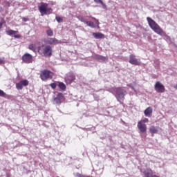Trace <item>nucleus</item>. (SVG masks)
<instances>
[{"instance_id": "nucleus-39", "label": "nucleus", "mask_w": 177, "mask_h": 177, "mask_svg": "<svg viewBox=\"0 0 177 177\" xmlns=\"http://www.w3.org/2000/svg\"><path fill=\"white\" fill-rule=\"evenodd\" d=\"M3 24L2 22H0V29L2 28Z\"/></svg>"}, {"instance_id": "nucleus-26", "label": "nucleus", "mask_w": 177, "mask_h": 177, "mask_svg": "<svg viewBox=\"0 0 177 177\" xmlns=\"http://www.w3.org/2000/svg\"><path fill=\"white\" fill-rule=\"evenodd\" d=\"M0 97H6V93L0 89Z\"/></svg>"}, {"instance_id": "nucleus-27", "label": "nucleus", "mask_w": 177, "mask_h": 177, "mask_svg": "<svg viewBox=\"0 0 177 177\" xmlns=\"http://www.w3.org/2000/svg\"><path fill=\"white\" fill-rule=\"evenodd\" d=\"M59 100H63V93H58L57 97Z\"/></svg>"}, {"instance_id": "nucleus-11", "label": "nucleus", "mask_w": 177, "mask_h": 177, "mask_svg": "<svg viewBox=\"0 0 177 177\" xmlns=\"http://www.w3.org/2000/svg\"><path fill=\"white\" fill-rule=\"evenodd\" d=\"M138 128L139 131L140 132H142V133H145V132H146V131H147V127L146 126V124L142 123L141 121L138 122Z\"/></svg>"}, {"instance_id": "nucleus-42", "label": "nucleus", "mask_w": 177, "mask_h": 177, "mask_svg": "<svg viewBox=\"0 0 177 177\" xmlns=\"http://www.w3.org/2000/svg\"><path fill=\"white\" fill-rule=\"evenodd\" d=\"M2 10V7L0 6V12Z\"/></svg>"}, {"instance_id": "nucleus-10", "label": "nucleus", "mask_w": 177, "mask_h": 177, "mask_svg": "<svg viewBox=\"0 0 177 177\" xmlns=\"http://www.w3.org/2000/svg\"><path fill=\"white\" fill-rule=\"evenodd\" d=\"M129 62L133 66H139V64H140V62L138 61V59H136L133 54L130 55Z\"/></svg>"}, {"instance_id": "nucleus-34", "label": "nucleus", "mask_w": 177, "mask_h": 177, "mask_svg": "<svg viewBox=\"0 0 177 177\" xmlns=\"http://www.w3.org/2000/svg\"><path fill=\"white\" fill-rule=\"evenodd\" d=\"M21 36L20 35H14V38H17V39H19V38H20Z\"/></svg>"}, {"instance_id": "nucleus-4", "label": "nucleus", "mask_w": 177, "mask_h": 177, "mask_svg": "<svg viewBox=\"0 0 177 177\" xmlns=\"http://www.w3.org/2000/svg\"><path fill=\"white\" fill-rule=\"evenodd\" d=\"M48 4L42 3L40 6H39V10L41 15H49L52 13V8H47Z\"/></svg>"}, {"instance_id": "nucleus-35", "label": "nucleus", "mask_w": 177, "mask_h": 177, "mask_svg": "<svg viewBox=\"0 0 177 177\" xmlns=\"http://www.w3.org/2000/svg\"><path fill=\"white\" fill-rule=\"evenodd\" d=\"M76 177H82V175L80 173L76 174Z\"/></svg>"}, {"instance_id": "nucleus-33", "label": "nucleus", "mask_w": 177, "mask_h": 177, "mask_svg": "<svg viewBox=\"0 0 177 177\" xmlns=\"http://www.w3.org/2000/svg\"><path fill=\"white\" fill-rule=\"evenodd\" d=\"M29 20H30V19L26 18V17H23V18H22V21H25V22H26V21H28Z\"/></svg>"}, {"instance_id": "nucleus-21", "label": "nucleus", "mask_w": 177, "mask_h": 177, "mask_svg": "<svg viewBox=\"0 0 177 177\" xmlns=\"http://www.w3.org/2000/svg\"><path fill=\"white\" fill-rule=\"evenodd\" d=\"M8 35H15V34H17V31L13 30H9L6 31Z\"/></svg>"}, {"instance_id": "nucleus-40", "label": "nucleus", "mask_w": 177, "mask_h": 177, "mask_svg": "<svg viewBox=\"0 0 177 177\" xmlns=\"http://www.w3.org/2000/svg\"><path fill=\"white\" fill-rule=\"evenodd\" d=\"M130 88H131L132 89H133V86H132L131 84H129Z\"/></svg>"}, {"instance_id": "nucleus-13", "label": "nucleus", "mask_w": 177, "mask_h": 177, "mask_svg": "<svg viewBox=\"0 0 177 177\" xmlns=\"http://www.w3.org/2000/svg\"><path fill=\"white\" fill-rule=\"evenodd\" d=\"M144 177H152L153 176V170L150 169H147L143 171Z\"/></svg>"}, {"instance_id": "nucleus-29", "label": "nucleus", "mask_w": 177, "mask_h": 177, "mask_svg": "<svg viewBox=\"0 0 177 177\" xmlns=\"http://www.w3.org/2000/svg\"><path fill=\"white\" fill-rule=\"evenodd\" d=\"M50 86L52 88V89H56V86H57V84H56V83H51Z\"/></svg>"}, {"instance_id": "nucleus-31", "label": "nucleus", "mask_w": 177, "mask_h": 177, "mask_svg": "<svg viewBox=\"0 0 177 177\" xmlns=\"http://www.w3.org/2000/svg\"><path fill=\"white\" fill-rule=\"evenodd\" d=\"M93 97H94L95 100L98 102V100H99V95L97 94H93Z\"/></svg>"}, {"instance_id": "nucleus-32", "label": "nucleus", "mask_w": 177, "mask_h": 177, "mask_svg": "<svg viewBox=\"0 0 177 177\" xmlns=\"http://www.w3.org/2000/svg\"><path fill=\"white\" fill-rule=\"evenodd\" d=\"M5 63V58H0V65Z\"/></svg>"}, {"instance_id": "nucleus-22", "label": "nucleus", "mask_w": 177, "mask_h": 177, "mask_svg": "<svg viewBox=\"0 0 177 177\" xmlns=\"http://www.w3.org/2000/svg\"><path fill=\"white\" fill-rule=\"evenodd\" d=\"M53 103L54 104H60L62 103V100L56 97L54 98Z\"/></svg>"}, {"instance_id": "nucleus-14", "label": "nucleus", "mask_w": 177, "mask_h": 177, "mask_svg": "<svg viewBox=\"0 0 177 177\" xmlns=\"http://www.w3.org/2000/svg\"><path fill=\"white\" fill-rule=\"evenodd\" d=\"M93 37H94V38H95V39H102L104 38V35L101 32H93Z\"/></svg>"}, {"instance_id": "nucleus-28", "label": "nucleus", "mask_w": 177, "mask_h": 177, "mask_svg": "<svg viewBox=\"0 0 177 177\" xmlns=\"http://www.w3.org/2000/svg\"><path fill=\"white\" fill-rule=\"evenodd\" d=\"M55 19L57 20V23H62L63 21V18L61 17H56Z\"/></svg>"}, {"instance_id": "nucleus-36", "label": "nucleus", "mask_w": 177, "mask_h": 177, "mask_svg": "<svg viewBox=\"0 0 177 177\" xmlns=\"http://www.w3.org/2000/svg\"><path fill=\"white\" fill-rule=\"evenodd\" d=\"M142 122H149V119L145 118V119L142 120Z\"/></svg>"}, {"instance_id": "nucleus-30", "label": "nucleus", "mask_w": 177, "mask_h": 177, "mask_svg": "<svg viewBox=\"0 0 177 177\" xmlns=\"http://www.w3.org/2000/svg\"><path fill=\"white\" fill-rule=\"evenodd\" d=\"M29 49L32 50V52H35V47H34V45L32 44L29 46Z\"/></svg>"}, {"instance_id": "nucleus-37", "label": "nucleus", "mask_w": 177, "mask_h": 177, "mask_svg": "<svg viewBox=\"0 0 177 177\" xmlns=\"http://www.w3.org/2000/svg\"><path fill=\"white\" fill-rule=\"evenodd\" d=\"M95 24H97V26H99V24H100L99 20L97 19V20L95 21Z\"/></svg>"}, {"instance_id": "nucleus-15", "label": "nucleus", "mask_w": 177, "mask_h": 177, "mask_svg": "<svg viewBox=\"0 0 177 177\" xmlns=\"http://www.w3.org/2000/svg\"><path fill=\"white\" fill-rule=\"evenodd\" d=\"M75 80V76L74 75H70L67 77L65 78V81L66 84H71Z\"/></svg>"}, {"instance_id": "nucleus-38", "label": "nucleus", "mask_w": 177, "mask_h": 177, "mask_svg": "<svg viewBox=\"0 0 177 177\" xmlns=\"http://www.w3.org/2000/svg\"><path fill=\"white\" fill-rule=\"evenodd\" d=\"M92 19L94 20V21H96L97 19L95 17H92Z\"/></svg>"}, {"instance_id": "nucleus-19", "label": "nucleus", "mask_w": 177, "mask_h": 177, "mask_svg": "<svg viewBox=\"0 0 177 177\" xmlns=\"http://www.w3.org/2000/svg\"><path fill=\"white\" fill-rule=\"evenodd\" d=\"M94 2L95 3H100V5H102L103 9H106V8H107L106 4H104V3H103V1H102V0H94Z\"/></svg>"}, {"instance_id": "nucleus-1", "label": "nucleus", "mask_w": 177, "mask_h": 177, "mask_svg": "<svg viewBox=\"0 0 177 177\" xmlns=\"http://www.w3.org/2000/svg\"><path fill=\"white\" fill-rule=\"evenodd\" d=\"M147 20L148 21V24L150 28H151V30H153L154 32H156V34H158V35H162L164 34V30L161 29V27H160V25H158L156 23V21L153 20V19L150 18L149 17H147Z\"/></svg>"}, {"instance_id": "nucleus-17", "label": "nucleus", "mask_w": 177, "mask_h": 177, "mask_svg": "<svg viewBox=\"0 0 177 177\" xmlns=\"http://www.w3.org/2000/svg\"><path fill=\"white\" fill-rule=\"evenodd\" d=\"M149 132L151 133H158V129H157V127H156L154 126H151L149 128Z\"/></svg>"}, {"instance_id": "nucleus-20", "label": "nucleus", "mask_w": 177, "mask_h": 177, "mask_svg": "<svg viewBox=\"0 0 177 177\" xmlns=\"http://www.w3.org/2000/svg\"><path fill=\"white\" fill-rule=\"evenodd\" d=\"M58 86H59V89H62V91H66V84H64V83L59 82L58 84Z\"/></svg>"}, {"instance_id": "nucleus-7", "label": "nucleus", "mask_w": 177, "mask_h": 177, "mask_svg": "<svg viewBox=\"0 0 177 177\" xmlns=\"http://www.w3.org/2000/svg\"><path fill=\"white\" fill-rule=\"evenodd\" d=\"M154 88L158 93H163V92H165V86H164L160 82H156Z\"/></svg>"}, {"instance_id": "nucleus-5", "label": "nucleus", "mask_w": 177, "mask_h": 177, "mask_svg": "<svg viewBox=\"0 0 177 177\" xmlns=\"http://www.w3.org/2000/svg\"><path fill=\"white\" fill-rule=\"evenodd\" d=\"M45 44H46L47 45H59V44H60V41H59L56 38H52V37H49L47 38L46 39L44 40Z\"/></svg>"}, {"instance_id": "nucleus-25", "label": "nucleus", "mask_w": 177, "mask_h": 177, "mask_svg": "<svg viewBox=\"0 0 177 177\" xmlns=\"http://www.w3.org/2000/svg\"><path fill=\"white\" fill-rule=\"evenodd\" d=\"M78 20H80V21H82V23H85L86 24V20H85V19L81 16L77 17Z\"/></svg>"}, {"instance_id": "nucleus-12", "label": "nucleus", "mask_w": 177, "mask_h": 177, "mask_svg": "<svg viewBox=\"0 0 177 177\" xmlns=\"http://www.w3.org/2000/svg\"><path fill=\"white\" fill-rule=\"evenodd\" d=\"M94 60H97V62H106L107 60V58L103 55H95L93 56Z\"/></svg>"}, {"instance_id": "nucleus-41", "label": "nucleus", "mask_w": 177, "mask_h": 177, "mask_svg": "<svg viewBox=\"0 0 177 177\" xmlns=\"http://www.w3.org/2000/svg\"><path fill=\"white\" fill-rule=\"evenodd\" d=\"M175 89H177V84L174 86Z\"/></svg>"}, {"instance_id": "nucleus-23", "label": "nucleus", "mask_w": 177, "mask_h": 177, "mask_svg": "<svg viewBox=\"0 0 177 177\" xmlns=\"http://www.w3.org/2000/svg\"><path fill=\"white\" fill-rule=\"evenodd\" d=\"M162 37H165V39H166V41H171V37L169 36H168L167 35H166L164 31H163V34L162 35H160Z\"/></svg>"}, {"instance_id": "nucleus-16", "label": "nucleus", "mask_w": 177, "mask_h": 177, "mask_svg": "<svg viewBox=\"0 0 177 177\" xmlns=\"http://www.w3.org/2000/svg\"><path fill=\"white\" fill-rule=\"evenodd\" d=\"M153 113V108L152 107H148L144 111V114L145 117H150V114H152Z\"/></svg>"}, {"instance_id": "nucleus-9", "label": "nucleus", "mask_w": 177, "mask_h": 177, "mask_svg": "<svg viewBox=\"0 0 177 177\" xmlns=\"http://www.w3.org/2000/svg\"><path fill=\"white\" fill-rule=\"evenodd\" d=\"M50 77V71L48 70L43 71L40 74V78L42 81H46L48 78Z\"/></svg>"}, {"instance_id": "nucleus-6", "label": "nucleus", "mask_w": 177, "mask_h": 177, "mask_svg": "<svg viewBox=\"0 0 177 177\" xmlns=\"http://www.w3.org/2000/svg\"><path fill=\"white\" fill-rule=\"evenodd\" d=\"M32 55L30 53H25L22 56V62L26 63V64H30V63H32Z\"/></svg>"}, {"instance_id": "nucleus-2", "label": "nucleus", "mask_w": 177, "mask_h": 177, "mask_svg": "<svg viewBox=\"0 0 177 177\" xmlns=\"http://www.w3.org/2000/svg\"><path fill=\"white\" fill-rule=\"evenodd\" d=\"M41 48H43L42 50L41 49V47H38V50L39 52H41V55H43L46 57H50V56H52L53 53V50L52 49V46L49 45H46V46L42 45Z\"/></svg>"}, {"instance_id": "nucleus-3", "label": "nucleus", "mask_w": 177, "mask_h": 177, "mask_svg": "<svg viewBox=\"0 0 177 177\" xmlns=\"http://www.w3.org/2000/svg\"><path fill=\"white\" fill-rule=\"evenodd\" d=\"M115 92L116 93L115 97L118 99V102H120V100H122V99L125 97V95H127V91L120 87L116 88L115 89Z\"/></svg>"}, {"instance_id": "nucleus-24", "label": "nucleus", "mask_w": 177, "mask_h": 177, "mask_svg": "<svg viewBox=\"0 0 177 177\" xmlns=\"http://www.w3.org/2000/svg\"><path fill=\"white\" fill-rule=\"evenodd\" d=\"M46 34H47V35L48 36V37H53V30H48L47 31H46Z\"/></svg>"}, {"instance_id": "nucleus-18", "label": "nucleus", "mask_w": 177, "mask_h": 177, "mask_svg": "<svg viewBox=\"0 0 177 177\" xmlns=\"http://www.w3.org/2000/svg\"><path fill=\"white\" fill-rule=\"evenodd\" d=\"M86 24L88 26L91 27V28H96V24L93 23V21H87L86 22Z\"/></svg>"}, {"instance_id": "nucleus-8", "label": "nucleus", "mask_w": 177, "mask_h": 177, "mask_svg": "<svg viewBox=\"0 0 177 177\" xmlns=\"http://www.w3.org/2000/svg\"><path fill=\"white\" fill-rule=\"evenodd\" d=\"M28 80H21L19 82L16 84V88L18 91H21L24 86H28Z\"/></svg>"}]
</instances>
